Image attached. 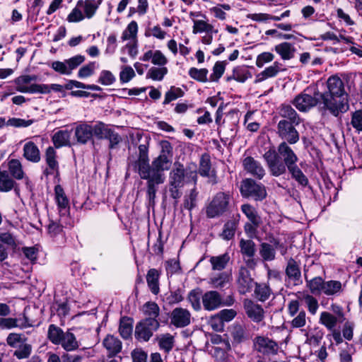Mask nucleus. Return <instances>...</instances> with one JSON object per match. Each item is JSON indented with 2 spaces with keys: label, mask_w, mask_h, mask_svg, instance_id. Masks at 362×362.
I'll list each match as a JSON object with an SVG mask.
<instances>
[{
  "label": "nucleus",
  "mask_w": 362,
  "mask_h": 362,
  "mask_svg": "<svg viewBox=\"0 0 362 362\" xmlns=\"http://www.w3.org/2000/svg\"><path fill=\"white\" fill-rule=\"evenodd\" d=\"M45 159L47 167L43 171L46 176L58 174L59 163L57 161V151L52 146H49L45 153Z\"/></svg>",
  "instance_id": "17"
},
{
  "label": "nucleus",
  "mask_w": 362,
  "mask_h": 362,
  "mask_svg": "<svg viewBox=\"0 0 362 362\" xmlns=\"http://www.w3.org/2000/svg\"><path fill=\"white\" fill-rule=\"evenodd\" d=\"M199 173L202 177H206L209 179V182L212 184L216 183V176L214 170L211 169L210 156L208 154H204L202 156Z\"/></svg>",
  "instance_id": "20"
},
{
  "label": "nucleus",
  "mask_w": 362,
  "mask_h": 362,
  "mask_svg": "<svg viewBox=\"0 0 362 362\" xmlns=\"http://www.w3.org/2000/svg\"><path fill=\"white\" fill-rule=\"evenodd\" d=\"M296 124L281 119L277 125L279 136L290 144H294L299 141V134L295 129Z\"/></svg>",
  "instance_id": "10"
},
{
  "label": "nucleus",
  "mask_w": 362,
  "mask_h": 362,
  "mask_svg": "<svg viewBox=\"0 0 362 362\" xmlns=\"http://www.w3.org/2000/svg\"><path fill=\"white\" fill-rule=\"evenodd\" d=\"M95 62H90L82 67L78 71V77L85 78L93 75L95 69Z\"/></svg>",
  "instance_id": "62"
},
{
  "label": "nucleus",
  "mask_w": 362,
  "mask_h": 362,
  "mask_svg": "<svg viewBox=\"0 0 362 362\" xmlns=\"http://www.w3.org/2000/svg\"><path fill=\"white\" fill-rule=\"evenodd\" d=\"M243 166L247 173L259 180H262L266 174L262 164L251 156H247L243 159Z\"/></svg>",
  "instance_id": "14"
},
{
  "label": "nucleus",
  "mask_w": 362,
  "mask_h": 362,
  "mask_svg": "<svg viewBox=\"0 0 362 362\" xmlns=\"http://www.w3.org/2000/svg\"><path fill=\"white\" fill-rule=\"evenodd\" d=\"M237 222L235 220L228 221L223 226L221 236L224 240H230L233 238L237 228Z\"/></svg>",
  "instance_id": "49"
},
{
  "label": "nucleus",
  "mask_w": 362,
  "mask_h": 362,
  "mask_svg": "<svg viewBox=\"0 0 362 362\" xmlns=\"http://www.w3.org/2000/svg\"><path fill=\"white\" fill-rule=\"evenodd\" d=\"M208 70L206 69H197L194 67L190 68L189 70V76L199 82H206Z\"/></svg>",
  "instance_id": "55"
},
{
  "label": "nucleus",
  "mask_w": 362,
  "mask_h": 362,
  "mask_svg": "<svg viewBox=\"0 0 362 362\" xmlns=\"http://www.w3.org/2000/svg\"><path fill=\"white\" fill-rule=\"evenodd\" d=\"M147 180V195L150 203H153L157 192L156 185L163 183L153 178H142Z\"/></svg>",
  "instance_id": "51"
},
{
  "label": "nucleus",
  "mask_w": 362,
  "mask_h": 362,
  "mask_svg": "<svg viewBox=\"0 0 362 362\" xmlns=\"http://www.w3.org/2000/svg\"><path fill=\"white\" fill-rule=\"evenodd\" d=\"M327 87L329 94L323 95H327L332 103L335 102L338 103L339 101H343L347 105L348 109L349 105L346 101V98L344 97V88L341 79L336 76L329 77L327 80Z\"/></svg>",
  "instance_id": "8"
},
{
  "label": "nucleus",
  "mask_w": 362,
  "mask_h": 362,
  "mask_svg": "<svg viewBox=\"0 0 362 362\" xmlns=\"http://www.w3.org/2000/svg\"><path fill=\"white\" fill-rule=\"evenodd\" d=\"M190 312L181 307L174 308L170 315V324L177 328L185 327L191 322Z\"/></svg>",
  "instance_id": "13"
},
{
  "label": "nucleus",
  "mask_w": 362,
  "mask_h": 362,
  "mask_svg": "<svg viewBox=\"0 0 362 362\" xmlns=\"http://www.w3.org/2000/svg\"><path fill=\"white\" fill-rule=\"evenodd\" d=\"M254 348L259 353L266 356L276 354L279 349L275 341L263 336L255 337Z\"/></svg>",
  "instance_id": "12"
},
{
  "label": "nucleus",
  "mask_w": 362,
  "mask_h": 362,
  "mask_svg": "<svg viewBox=\"0 0 362 362\" xmlns=\"http://www.w3.org/2000/svg\"><path fill=\"white\" fill-rule=\"evenodd\" d=\"M238 291L240 293L245 294L250 292L253 286V279L250 276V271L245 267H241L238 272L237 278Z\"/></svg>",
  "instance_id": "16"
},
{
  "label": "nucleus",
  "mask_w": 362,
  "mask_h": 362,
  "mask_svg": "<svg viewBox=\"0 0 362 362\" xmlns=\"http://www.w3.org/2000/svg\"><path fill=\"white\" fill-rule=\"evenodd\" d=\"M93 135H94L98 139H105L110 129L107 128V126L103 123L99 122L94 126H92Z\"/></svg>",
  "instance_id": "56"
},
{
  "label": "nucleus",
  "mask_w": 362,
  "mask_h": 362,
  "mask_svg": "<svg viewBox=\"0 0 362 362\" xmlns=\"http://www.w3.org/2000/svg\"><path fill=\"white\" fill-rule=\"evenodd\" d=\"M319 103H323L325 107L327 108L334 116H337L340 112L347 110V105L343 101L332 103L327 95L320 93L315 86L305 89L293 101V104L300 112L308 111Z\"/></svg>",
  "instance_id": "2"
},
{
  "label": "nucleus",
  "mask_w": 362,
  "mask_h": 362,
  "mask_svg": "<svg viewBox=\"0 0 362 362\" xmlns=\"http://www.w3.org/2000/svg\"><path fill=\"white\" fill-rule=\"evenodd\" d=\"M168 73V69L165 66H152L146 73V78L156 81H161L165 76Z\"/></svg>",
  "instance_id": "34"
},
{
  "label": "nucleus",
  "mask_w": 362,
  "mask_h": 362,
  "mask_svg": "<svg viewBox=\"0 0 362 362\" xmlns=\"http://www.w3.org/2000/svg\"><path fill=\"white\" fill-rule=\"evenodd\" d=\"M55 202L60 215H66L69 209V202L61 185L54 187Z\"/></svg>",
  "instance_id": "21"
},
{
  "label": "nucleus",
  "mask_w": 362,
  "mask_h": 362,
  "mask_svg": "<svg viewBox=\"0 0 362 362\" xmlns=\"http://www.w3.org/2000/svg\"><path fill=\"white\" fill-rule=\"evenodd\" d=\"M137 33H138V24L136 21H131L125 30L122 32L121 39L123 41L126 40H137Z\"/></svg>",
  "instance_id": "38"
},
{
  "label": "nucleus",
  "mask_w": 362,
  "mask_h": 362,
  "mask_svg": "<svg viewBox=\"0 0 362 362\" xmlns=\"http://www.w3.org/2000/svg\"><path fill=\"white\" fill-rule=\"evenodd\" d=\"M8 166L10 173L14 178L17 180L23 178L24 173L20 160L17 159H11L8 162Z\"/></svg>",
  "instance_id": "45"
},
{
  "label": "nucleus",
  "mask_w": 362,
  "mask_h": 362,
  "mask_svg": "<svg viewBox=\"0 0 362 362\" xmlns=\"http://www.w3.org/2000/svg\"><path fill=\"white\" fill-rule=\"evenodd\" d=\"M354 353V346L346 344V346L342 349L339 353L341 362H352V355Z\"/></svg>",
  "instance_id": "64"
},
{
  "label": "nucleus",
  "mask_w": 362,
  "mask_h": 362,
  "mask_svg": "<svg viewBox=\"0 0 362 362\" xmlns=\"http://www.w3.org/2000/svg\"><path fill=\"white\" fill-rule=\"evenodd\" d=\"M230 199V197L228 193L218 192L206 207L207 217L212 218L222 216L229 209Z\"/></svg>",
  "instance_id": "5"
},
{
  "label": "nucleus",
  "mask_w": 362,
  "mask_h": 362,
  "mask_svg": "<svg viewBox=\"0 0 362 362\" xmlns=\"http://www.w3.org/2000/svg\"><path fill=\"white\" fill-rule=\"evenodd\" d=\"M158 340L160 348L165 352H169L174 346V337L169 333L160 334Z\"/></svg>",
  "instance_id": "47"
},
{
  "label": "nucleus",
  "mask_w": 362,
  "mask_h": 362,
  "mask_svg": "<svg viewBox=\"0 0 362 362\" xmlns=\"http://www.w3.org/2000/svg\"><path fill=\"white\" fill-rule=\"evenodd\" d=\"M140 60L142 62H149L158 66H165L168 60L165 54L158 49L156 50H148L141 57Z\"/></svg>",
  "instance_id": "19"
},
{
  "label": "nucleus",
  "mask_w": 362,
  "mask_h": 362,
  "mask_svg": "<svg viewBox=\"0 0 362 362\" xmlns=\"http://www.w3.org/2000/svg\"><path fill=\"white\" fill-rule=\"evenodd\" d=\"M301 299L304 300L310 313L315 315L319 308L317 300L308 293H303Z\"/></svg>",
  "instance_id": "54"
},
{
  "label": "nucleus",
  "mask_w": 362,
  "mask_h": 362,
  "mask_svg": "<svg viewBox=\"0 0 362 362\" xmlns=\"http://www.w3.org/2000/svg\"><path fill=\"white\" fill-rule=\"evenodd\" d=\"M241 211L247 216L250 222L255 225H260L261 218L258 216L255 209L250 204H245L241 206Z\"/></svg>",
  "instance_id": "40"
},
{
  "label": "nucleus",
  "mask_w": 362,
  "mask_h": 362,
  "mask_svg": "<svg viewBox=\"0 0 362 362\" xmlns=\"http://www.w3.org/2000/svg\"><path fill=\"white\" fill-rule=\"evenodd\" d=\"M71 139V131L59 130L54 133L52 141L57 148L62 146H69Z\"/></svg>",
  "instance_id": "27"
},
{
  "label": "nucleus",
  "mask_w": 362,
  "mask_h": 362,
  "mask_svg": "<svg viewBox=\"0 0 362 362\" xmlns=\"http://www.w3.org/2000/svg\"><path fill=\"white\" fill-rule=\"evenodd\" d=\"M287 169L290 173L291 177L298 182L300 185L303 187L308 185V180L302 170L298 167L297 164Z\"/></svg>",
  "instance_id": "42"
},
{
  "label": "nucleus",
  "mask_w": 362,
  "mask_h": 362,
  "mask_svg": "<svg viewBox=\"0 0 362 362\" xmlns=\"http://www.w3.org/2000/svg\"><path fill=\"white\" fill-rule=\"evenodd\" d=\"M99 4L100 2L97 4L93 0H86L84 1H79L77 3V6L83 7L86 16L90 18L95 14Z\"/></svg>",
  "instance_id": "44"
},
{
  "label": "nucleus",
  "mask_w": 362,
  "mask_h": 362,
  "mask_svg": "<svg viewBox=\"0 0 362 362\" xmlns=\"http://www.w3.org/2000/svg\"><path fill=\"white\" fill-rule=\"evenodd\" d=\"M143 312L147 317L145 320H157L159 315L160 308L154 302H147L143 305Z\"/></svg>",
  "instance_id": "41"
},
{
  "label": "nucleus",
  "mask_w": 362,
  "mask_h": 362,
  "mask_svg": "<svg viewBox=\"0 0 362 362\" xmlns=\"http://www.w3.org/2000/svg\"><path fill=\"white\" fill-rule=\"evenodd\" d=\"M37 80L36 75H23L14 80L17 91L24 93H39L40 84H30L32 81Z\"/></svg>",
  "instance_id": "11"
},
{
  "label": "nucleus",
  "mask_w": 362,
  "mask_h": 362,
  "mask_svg": "<svg viewBox=\"0 0 362 362\" xmlns=\"http://www.w3.org/2000/svg\"><path fill=\"white\" fill-rule=\"evenodd\" d=\"M230 275L226 272L218 274L217 276H214L210 279V284L214 288H222L227 282H228Z\"/></svg>",
  "instance_id": "58"
},
{
  "label": "nucleus",
  "mask_w": 362,
  "mask_h": 362,
  "mask_svg": "<svg viewBox=\"0 0 362 362\" xmlns=\"http://www.w3.org/2000/svg\"><path fill=\"white\" fill-rule=\"evenodd\" d=\"M232 337L236 343H240L247 339L245 329L242 325H238L233 327Z\"/></svg>",
  "instance_id": "61"
},
{
  "label": "nucleus",
  "mask_w": 362,
  "mask_h": 362,
  "mask_svg": "<svg viewBox=\"0 0 362 362\" xmlns=\"http://www.w3.org/2000/svg\"><path fill=\"white\" fill-rule=\"evenodd\" d=\"M92 125L83 123L75 129V136L78 143L86 144L93 136Z\"/></svg>",
  "instance_id": "22"
},
{
  "label": "nucleus",
  "mask_w": 362,
  "mask_h": 362,
  "mask_svg": "<svg viewBox=\"0 0 362 362\" xmlns=\"http://www.w3.org/2000/svg\"><path fill=\"white\" fill-rule=\"evenodd\" d=\"M306 286L310 290V293L315 295H319L322 293L325 281L322 277L317 276L312 279H308L305 274Z\"/></svg>",
  "instance_id": "31"
},
{
  "label": "nucleus",
  "mask_w": 362,
  "mask_h": 362,
  "mask_svg": "<svg viewBox=\"0 0 362 362\" xmlns=\"http://www.w3.org/2000/svg\"><path fill=\"white\" fill-rule=\"evenodd\" d=\"M193 28L192 33L194 34L202 33H216L217 30L214 29V26L209 24L206 21L193 19Z\"/></svg>",
  "instance_id": "35"
},
{
  "label": "nucleus",
  "mask_w": 362,
  "mask_h": 362,
  "mask_svg": "<svg viewBox=\"0 0 362 362\" xmlns=\"http://www.w3.org/2000/svg\"><path fill=\"white\" fill-rule=\"evenodd\" d=\"M32 352V346L30 344L23 343L19 345V348L16 349L13 355L16 356L18 359H24L28 358Z\"/></svg>",
  "instance_id": "59"
},
{
  "label": "nucleus",
  "mask_w": 362,
  "mask_h": 362,
  "mask_svg": "<svg viewBox=\"0 0 362 362\" xmlns=\"http://www.w3.org/2000/svg\"><path fill=\"white\" fill-rule=\"evenodd\" d=\"M286 274L294 282L300 281L301 273L297 262L292 258L288 261Z\"/></svg>",
  "instance_id": "32"
},
{
  "label": "nucleus",
  "mask_w": 362,
  "mask_h": 362,
  "mask_svg": "<svg viewBox=\"0 0 362 362\" xmlns=\"http://www.w3.org/2000/svg\"><path fill=\"white\" fill-rule=\"evenodd\" d=\"M197 181V172L195 167L193 169L190 167L185 168L180 163L176 162L174 163L169 176L170 186L182 187L185 183L193 182L196 184Z\"/></svg>",
  "instance_id": "4"
},
{
  "label": "nucleus",
  "mask_w": 362,
  "mask_h": 362,
  "mask_svg": "<svg viewBox=\"0 0 362 362\" xmlns=\"http://www.w3.org/2000/svg\"><path fill=\"white\" fill-rule=\"evenodd\" d=\"M259 255L263 261L270 262L275 259L276 250L273 245L262 243L259 247Z\"/></svg>",
  "instance_id": "39"
},
{
  "label": "nucleus",
  "mask_w": 362,
  "mask_h": 362,
  "mask_svg": "<svg viewBox=\"0 0 362 362\" xmlns=\"http://www.w3.org/2000/svg\"><path fill=\"white\" fill-rule=\"evenodd\" d=\"M240 192L243 197H251L255 201H262L267 197L265 187L251 178H246L241 182Z\"/></svg>",
  "instance_id": "6"
},
{
  "label": "nucleus",
  "mask_w": 362,
  "mask_h": 362,
  "mask_svg": "<svg viewBox=\"0 0 362 362\" xmlns=\"http://www.w3.org/2000/svg\"><path fill=\"white\" fill-rule=\"evenodd\" d=\"M341 290V283L339 281H325L322 293L327 296H333L339 293Z\"/></svg>",
  "instance_id": "46"
},
{
  "label": "nucleus",
  "mask_w": 362,
  "mask_h": 362,
  "mask_svg": "<svg viewBox=\"0 0 362 362\" xmlns=\"http://www.w3.org/2000/svg\"><path fill=\"white\" fill-rule=\"evenodd\" d=\"M14 186V181L6 171H0V191L8 192Z\"/></svg>",
  "instance_id": "52"
},
{
  "label": "nucleus",
  "mask_w": 362,
  "mask_h": 362,
  "mask_svg": "<svg viewBox=\"0 0 362 362\" xmlns=\"http://www.w3.org/2000/svg\"><path fill=\"white\" fill-rule=\"evenodd\" d=\"M133 330V325L129 319L122 318L120 320L119 332L122 337L128 339L131 337Z\"/></svg>",
  "instance_id": "53"
},
{
  "label": "nucleus",
  "mask_w": 362,
  "mask_h": 362,
  "mask_svg": "<svg viewBox=\"0 0 362 362\" xmlns=\"http://www.w3.org/2000/svg\"><path fill=\"white\" fill-rule=\"evenodd\" d=\"M65 332L54 325H50L48 329V338L54 344H59Z\"/></svg>",
  "instance_id": "50"
},
{
  "label": "nucleus",
  "mask_w": 362,
  "mask_h": 362,
  "mask_svg": "<svg viewBox=\"0 0 362 362\" xmlns=\"http://www.w3.org/2000/svg\"><path fill=\"white\" fill-rule=\"evenodd\" d=\"M274 50L284 60H288L293 57L295 47L289 42H282L275 46Z\"/></svg>",
  "instance_id": "29"
},
{
  "label": "nucleus",
  "mask_w": 362,
  "mask_h": 362,
  "mask_svg": "<svg viewBox=\"0 0 362 362\" xmlns=\"http://www.w3.org/2000/svg\"><path fill=\"white\" fill-rule=\"evenodd\" d=\"M279 115L286 119L288 122L299 124L300 119L296 110L289 105H282L279 110Z\"/></svg>",
  "instance_id": "28"
},
{
  "label": "nucleus",
  "mask_w": 362,
  "mask_h": 362,
  "mask_svg": "<svg viewBox=\"0 0 362 362\" xmlns=\"http://www.w3.org/2000/svg\"><path fill=\"white\" fill-rule=\"evenodd\" d=\"M183 95L184 92L181 88L173 86L168 91L166 92L163 104H168L178 98L182 97Z\"/></svg>",
  "instance_id": "57"
},
{
  "label": "nucleus",
  "mask_w": 362,
  "mask_h": 362,
  "mask_svg": "<svg viewBox=\"0 0 362 362\" xmlns=\"http://www.w3.org/2000/svg\"><path fill=\"white\" fill-rule=\"evenodd\" d=\"M244 308L247 317L255 322H260L264 317V311L262 307L251 300H244Z\"/></svg>",
  "instance_id": "15"
},
{
  "label": "nucleus",
  "mask_w": 362,
  "mask_h": 362,
  "mask_svg": "<svg viewBox=\"0 0 362 362\" xmlns=\"http://www.w3.org/2000/svg\"><path fill=\"white\" fill-rule=\"evenodd\" d=\"M159 273L156 269H151L148 270L146 275V281L151 291L153 294H158L159 292L158 284Z\"/></svg>",
  "instance_id": "33"
},
{
  "label": "nucleus",
  "mask_w": 362,
  "mask_h": 362,
  "mask_svg": "<svg viewBox=\"0 0 362 362\" xmlns=\"http://www.w3.org/2000/svg\"><path fill=\"white\" fill-rule=\"evenodd\" d=\"M255 293L259 300L264 301L269 297L271 290L266 284H257Z\"/></svg>",
  "instance_id": "63"
},
{
  "label": "nucleus",
  "mask_w": 362,
  "mask_h": 362,
  "mask_svg": "<svg viewBox=\"0 0 362 362\" xmlns=\"http://www.w3.org/2000/svg\"><path fill=\"white\" fill-rule=\"evenodd\" d=\"M103 343L110 356L116 355L122 349V342L112 335H107Z\"/></svg>",
  "instance_id": "26"
},
{
  "label": "nucleus",
  "mask_w": 362,
  "mask_h": 362,
  "mask_svg": "<svg viewBox=\"0 0 362 362\" xmlns=\"http://www.w3.org/2000/svg\"><path fill=\"white\" fill-rule=\"evenodd\" d=\"M59 344L66 351H74L79 346L74 334L70 332H66L64 333Z\"/></svg>",
  "instance_id": "30"
},
{
  "label": "nucleus",
  "mask_w": 362,
  "mask_h": 362,
  "mask_svg": "<svg viewBox=\"0 0 362 362\" xmlns=\"http://www.w3.org/2000/svg\"><path fill=\"white\" fill-rule=\"evenodd\" d=\"M226 63L224 62H217L213 67V73L210 75L211 81H218L224 73Z\"/></svg>",
  "instance_id": "60"
},
{
  "label": "nucleus",
  "mask_w": 362,
  "mask_h": 362,
  "mask_svg": "<svg viewBox=\"0 0 362 362\" xmlns=\"http://www.w3.org/2000/svg\"><path fill=\"white\" fill-rule=\"evenodd\" d=\"M160 154L149 164L148 155V147L146 144L139 146V156L128 158V167L137 172L141 178H153L159 182H164L163 173L168 170L172 164V146L168 141L162 142Z\"/></svg>",
  "instance_id": "1"
},
{
  "label": "nucleus",
  "mask_w": 362,
  "mask_h": 362,
  "mask_svg": "<svg viewBox=\"0 0 362 362\" xmlns=\"http://www.w3.org/2000/svg\"><path fill=\"white\" fill-rule=\"evenodd\" d=\"M319 322L325 326L328 330H334L338 322L341 323L344 321L332 313L324 311L320 313Z\"/></svg>",
  "instance_id": "25"
},
{
  "label": "nucleus",
  "mask_w": 362,
  "mask_h": 362,
  "mask_svg": "<svg viewBox=\"0 0 362 362\" xmlns=\"http://www.w3.org/2000/svg\"><path fill=\"white\" fill-rule=\"evenodd\" d=\"M84 61V56L77 54L63 62L54 61L52 62L50 66L56 72L62 75L69 76L72 74L73 71L83 64Z\"/></svg>",
  "instance_id": "7"
},
{
  "label": "nucleus",
  "mask_w": 362,
  "mask_h": 362,
  "mask_svg": "<svg viewBox=\"0 0 362 362\" xmlns=\"http://www.w3.org/2000/svg\"><path fill=\"white\" fill-rule=\"evenodd\" d=\"M209 261L214 270L220 271L226 268L230 261V256L228 253H224L221 255L211 257Z\"/></svg>",
  "instance_id": "37"
},
{
  "label": "nucleus",
  "mask_w": 362,
  "mask_h": 362,
  "mask_svg": "<svg viewBox=\"0 0 362 362\" xmlns=\"http://www.w3.org/2000/svg\"><path fill=\"white\" fill-rule=\"evenodd\" d=\"M240 252L248 258H252L255 256L256 249L255 243L251 240L241 239L240 241Z\"/></svg>",
  "instance_id": "43"
},
{
  "label": "nucleus",
  "mask_w": 362,
  "mask_h": 362,
  "mask_svg": "<svg viewBox=\"0 0 362 362\" xmlns=\"http://www.w3.org/2000/svg\"><path fill=\"white\" fill-rule=\"evenodd\" d=\"M159 326L158 320H144L136 326L135 337L140 341H147Z\"/></svg>",
  "instance_id": "9"
},
{
  "label": "nucleus",
  "mask_w": 362,
  "mask_h": 362,
  "mask_svg": "<svg viewBox=\"0 0 362 362\" xmlns=\"http://www.w3.org/2000/svg\"><path fill=\"white\" fill-rule=\"evenodd\" d=\"M231 9L230 5L228 4H218L209 8L211 13L221 21H224L227 18V12Z\"/></svg>",
  "instance_id": "36"
},
{
  "label": "nucleus",
  "mask_w": 362,
  "mask_h": 362,
  "mask_svg": "<svg viewBox=\"0 0 362 362\" xmlns=\"http://www.w3.org/2000/svg\"><path fill=\"white\" fill-rule=\"evenodd\" d=\"M202 302L204 310L212 311L218 308L222 304V298L216 291H209L202 296Z\"/></svg>",
  "instance_id": "18"
},
{
  "label": "nucleus",
  "mask_w": 362,
  "mask_h": 362,
  "mask_svg": "<svg viewBox=\"0 0 362 362\" xmlns=\"http://www.w3.org/2000/svg\"><path fill=\"white\" fill-rule=\"evenodd\" d=\"M269 170L272 176L279 177L286 173V169L297 164L298 158L286 141L278 146V153L269 149L263 155Z\"/></svg>",
  "instance_id": "3"
},
{
  "label": "nucleus",
  "mask_w": 362,
  "mask_h": 362,
  "mask_svg": "<svg viewBox=\"0 0 362 362\" xmlns=\"http://www.w3.org/2000/svg\"><path fill=\"white\" fill-rule=\"evenodd\" d=\"M23 156L33 163H38L40 160V150L34 142L28 141L24 144Z\"/></svg>",
  "instance_id": "24"
},
{
  "label": "nucleus",
  "mask_w": 362,
  "mask_h": 362,
  "mask_svg": "<svg viewBox=\"0 0 362 362\" xmlns=\"http://www.w3.org/2000/svg\"><path fill=\"white\" fill-rule=\"evenodd\" d=\"M202 293L198 289L192 290L187 295V300L191 304L192 308L199 311L202 308L200 300L202 299Z\"/></svg>",
  "instance_id": "48"
},
{
  "label": "nucleus",
  "mask_w": 362,
  "mask_h": 362,
  "mask_svg": "<svg viewBox=\"0 0 362 362\" xmlns=\"http://www.w3.org/2000/svg\"><path fill=\"white\" fill-rule=\"evenodd\" d=\"M282 70V64L275 62L272 65L267 67L264 71L258 74L256 76L255 82L260 83L269 78L274 77Z\"/></svg>",
  "instance_id": "23"
}]
</instances>
